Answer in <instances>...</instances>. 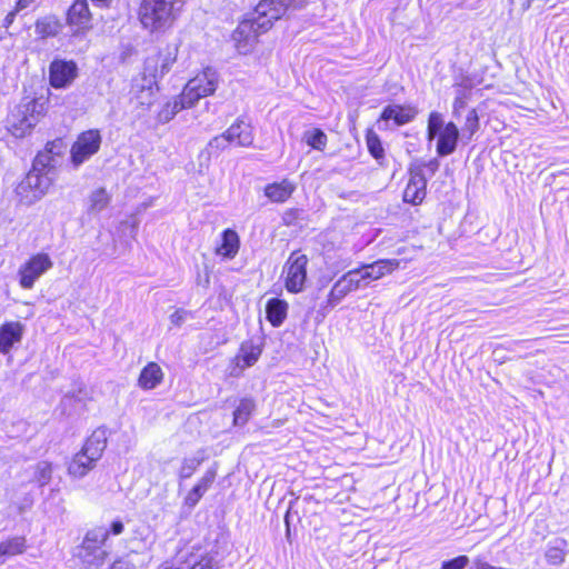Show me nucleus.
<instances>
[{"label":"nucleus","mask_w":569,"mask_h":569,"mask_svg":"<svg viewBox=\"0 0 569 569\" xmlns=\"http://www.w3.org/2000/svg\"><path fill=\"white\" fill-rule=\"evenodd\" d=\"M24 327L19 321H7L0 325V352L6 355L20 342Z\"/></svg>","instance_id":"nucleus-24"},{"label":"nucleus","mask_w":569,"mask_h":569,"mask_svg":"<svg viewBox=\"0 0 569 569\" xmlns=\"http://www.w3.org/2000/svg\"><path fill=\"white\" fill-rule=\"evenodd\" d=\"M27 539L24 536H11L0 541V565H3L9 558L20 556L27 550Z\"/></svg>","instance_id":"nucleus-29"},{"label":"nucleus","mask_w":569,"mask_h":569,"mask_svg":"<svg viewBox=\"0 0 569 569\" xmlns=\"http://www.w3.org/2000/svg\"><path fill=\"white\" fill-rule=\"evenodd\" d=\"M306 1L301 0L298 4H295V8H302L305 6Z\"/></svg>","instance_id":"nucleus-55"},{"label":"nucleus","mask_w":569,"mask_h":569,"mask_svg":"<svg viewBox=\"0 0 569 569\" xmlns=\"http://www.w3.org/2000/svg\"><path fill=\"white\" fill-rule=\"evenodd\" d=\"M254 408H256V403L252 399H250V398L240 399L238 406L236 407V409L233 411L232 425L233 426H244L249 421L252 412L254 411Z\"/></svg>","instance_id":"nucleus-36"},{"label":"nucleus","mask_w":569,"mask_h":569,"mask_svg":"<svg viewBox=\"0 0 569 569\" xmlns=\"http://www.w3.org/2000/svg\"><path fill=\"white\" fill-rule=\"evenodd\" d=\"M104 449L106 440L91 436L86 439L80 451L88 456L91 461L97 462L102 457Z\"/></svg>","instance_id":"nucleus-38"},{"label":"nucleus","mask_w":569,"mask_h":569,"mask_svg":"<svg viewBox=\"0 0 569 569\" xmlns=\"http://www.w3.org/2000/svg\"><path fill=\"white\" fill-rule=\"evenodd\" d=\"M469 569H503L501 567H493L482 559H475L472 566Z\"/></svg>","instance_id":"nucleus-47"},{"label":"nucleus","mask_w":569,"mask_h":569,"mask_svg":"<svg viewBox=\"0 0 569 569\" xmlns=\"http://www.w3.org/2000/svg\"><path fill=\"white\" fill-rule=\"evenodd\" d=\"M366 283L359 268L348 271L330 289L328 301L331 305L338 303L348 293L358 290Z\"/></svg>","instance_id":"nucleus-16"},{"label":"nucleus","mask_w":569,"mask_h":569,"mask_svg":"<svg viewBox=\"0 0 569 569\" xmlns=\"http://www.w3.org/2000/svg\"><path fill=\"white\" fill-rule=\"evenodd\" d=\"M423 167H426L431 173H435L439 169V161L436 158L431 159L423 163Z\"/></svg>","instance_id":"nucleus-51"},{"label":"nucleus","mask_w":569,"mask_h":569,"mask_svg":"<svg viewBox=\"0 0 569 569\" xmlns=\"http://www.w3.org/2000/svg\"><path fill=\"white\" fill-rule=\"evenodd\" d=\"M107 540L108 532H102V528H93L86 532L74 553L80 569L102 568L109 556L103 549Z\"/></svg>","instance_id":"nucleus-3"},{"label":"nucleus","mask_w":569,"mask_h":569,"mask_svg":"<svg viewBox=\"0 0 569 569\" xmlns=\"http://www.w3.org/2000/svg\"><path fill=\"white\" fill-rule=\"evenodd\" d=\"M365 140L369 154L381 164L386 158V152L379 134L372 128H367Z\"/></svg>","instance_id":"nucleus-33"},{"label":"nucleus","mask_w":569,"mask_h":569,"mask_svg":"<svg viewBox=\"0 0 569 569\" xmlns=\"http://www.w3.org/2000/svg\"><path fill=\"white\" fill-rule=\"evenodd\" d=\"M94 7L100 9H110L113 0H90Z\"/></svg>","instance_id":"nucleus-49"},{"label":"nucleus","mask_w":569,"mask_h":569,"mask_svg":"<svg viewBox=\"0 0 569 569\" xmlns=\"http://www.w3.org/2000/svg\"><path fill=\"white\" fill-rule=\"evenodd\" d=\"M217 468H209L203 476L193 485L183 498V506L188 509L194 508L204 493L212 487L217 479Z\"/></svg>","instance_id":"nucleus-20"},{"label":"nucleus","mask_w":569,"mask_h":569,"mask_svg":"<svg viewBox=\"0 0 569 569\" xmlns=\"http://www.w3.org/2000/svg\"><path fill=\"white\" fill-rule=\"evenodd\" d=\"M289 303L287 300L273 297L267 300L264 306L266 320L273 328L281 327L288 318Z\"/></svg>","instance_id":"nucleus-25"},{"label":"nucleus","mask_w":569,"mask_h":569,"mask_svg":"<svg viewBox=\"0 0 569 569\" xmlns=\"http://www.w3.org/2000/svg\"><path fill=\"white\" fill-rule=\"evenodd\" d=\"M178 47L174 44H168L160 49L153 57L154 72L163 76L169 72L170 69L177 61Z\"/></svg>","instance_id":"nucleus-30"},{"label":"nucleus","mask_w":569,"mask_h":569,"mask_svg":"<svg viewBox=\"0 0 569 569\" xmlns=\"http://www.w3.org/2000/svg\"><path fill=\"white\" fill-rule=\"evenodd\" d=\"M66 148L67 146L63 138L59 137L50 140L44 144L43 149L37 153L33 162L53 172L57 158H61L64 154Z\"/></svg>","instance_id":"nucleus-19"},{"label":"nucleus","mask_w":569,"mask_h":569,"mask_svg":"<svg viewBox=\"0 0 569 569\" xmlns=\"http://www.w3.org/2000/svg\"><path fill=\"white\" fill-rule=\"evenodd\" d=\"M479 129L480 116L476 108L468 110L461 130L453 121L445 122L440 112L431 111L427 117L426 137L428 141H436L438 157H447L457 150L460 137L471 141Z\"/></svg>","instance_id":"nucleus-1"},{"label":"nucleus","mask_w":569,"mask_h":569,"mask_svg":"<svg viewBox=\"0 0 569 569\" xmlns=\"http://www.w3.org/2000/svg\"><path fill=\"white\" fill-rule=\"evenodd\" d=\"M567 555V541L561 537L550 539L545 550V558L551 566H559Z\"/></svg>","instance_id":"nucleus-32"},{"label":"nucleus","mask_w":569,"mask_h":569,"mask_svg":"<svg viewBox=\"0 0 569 569\" xmlns=\"http://www.w3.org/2000/svg\"><path fill=\"white\" fill-rule=\"evenodd\" d=\"M18 12L19 11H16L14 8L12 10H10L2 21V27L6 29L10 28L17 17Z\"/></svg>","instance_id":"nucleus-48"},{"label":"nucleus","mask_w":569,"mask_h":569,"mask_svg":"<svg viewBox=\"0 0 569 569\" xmlns=\"http://www.w3.org/2000/svg\"><path fill=\"white\" fill-rule=\"evenodd\" d=\"M66 24L73 37H83L93 29V13L88 0H72L66 11Z\"/></svg>","instance_id":"nucleus-11"},{"label":"nucleus","mask_w":569,"mask_h":569,"mask_svg":"<svg viewBox=\"0 0 569 569\" xmlns=\"http://www.w3.org/2000/svg\"><path fill=\"white\" fill-rule=\"evenodd\" d=\"M137 104L143 110L149 109L158 102L157 93L152 87H141L136 96Z\"/></svg>","instance_id":"nucleus-40"},{"label":"nucleus","mask_w":569,"mask_h":569,"mask_svg":"<svg viewBox=\"0 0 569 569\" xmlns=\"http://www.w3.org/2000/svg\"><path fill=\"white\" fill-rule=\"evenodd\" d=\"M470 92L461 91L459 92L452 102V114L455 118H460L462 111L467 108L468 101L470 100Z\"/></svg>","instance_id":"nucleus-42"},{"label":"nucleus","mask_w":569,"mask_h":569,"mask_svg":"<svg viewBox=\"0 0 569 569\" xmlns=\"http://www.w3.org/2000/svg\"><path fill=\"white\" fill-rule=\"evenodd\" d=\"M220 140L239 147H249L253 142L251 126L242 119H237L222 134L214 137L209 146L219 148Z\"/></svg>","instance_id":"nucleus-15"},{"label":"nucleus","mask_w":569,"mask_h":569,"mask_svg":"<svg viewBox=\"0 0 569 569\" xmlns=\"http://www.w3.org/2000/svg\"><path fill=\"white\" fill-rule=\"evenodd\" d=\"M191 108L181 94H178L172 100L166 102L158 112V121L161 123L169 122L181 110Z\"/></svg>","instance_id":"nucleus-34"},{"label":"nucleus","mask_w":569,"mask_h":569,"mask_svg":"<svg viewBox=\"0 0 569 569\" xmlns=\"http://www.w3.org/2000/svg\"><path fill=\"white\" fill-rule=\"evenodd\" d=\"M102 138L98 129H89L80 132L70 148V161L73 167H79L96 154L101 147Z\"/></svg>","instance_id":"nucleus-10"},{"label":"nucleus","mask_w":569,"mask_h":569,"mask_svg":"<svg viewBox=\"0 0 569 569\" xmlns=\"http://www.w3.org/2000/svg\"><path fill=\"white\" fill-rule=\"evenodd\" d=\"M200 547L192 548L183 555L177 553L176 561H171L180 569H218V563L210 552L198 553Z\"/></svg>","instance_id":"nucleus-17"},{"label":"nucleus","mask_w":569,"mask_h":569,"mask_svg":"<svg viewBox=\"0 0 569 569\" xmlns=\"http://www.w3.org/2000/svg\"><path fill=\"white\" fill-rule=\"evenodd\" d=\"M62 27L61 20L54 14L41 17L34 22V30L40 39L57 37L61 32Z\"/></svg>","instance_id":"nucleus-31"},{"label":"nucleus","mask_w":569,"mask_h":569,"mask_svg":"<svg viewBox=\"0 0 569 569\" xmlns=\"http://www.w3.org/2000/svg\"><path fill=\"white\" fill-rule=\"evenodd\" d=\"M203 459L202 458H184L181 462L180 470H179V479L186 480L191 478L201 466Z\"/></svg>","instance_id":"nucleus-41"},{"label":"nucleus","mask_w":569,"mask_h":569,"mask_svg":"<svg viewBox=\"0 0 569 569\" xmlns=\"http://www.w3.org/2000/svg\"><path fill=\"white\" fill-rule=\"evenodd\" d=\"M401 261L398 259H379L371 263L359 267L366 283L379 280L385 276L391 274L400 267Z\"/></svg>","instance_id":"nucleus-21"},{"label":"nucleus","mask_w":569,"mask_h":569,"mask_svg":"<svg viewBox=\"0 0 569 569\" xmlns=\"http://www.w3.org/2000/svg\"><path fill=\"white\" fill-rule=\"evenodd\" d=\"M53 267L51 257L46 252H36L20 264L18 269V282L24 290H30L36 282Z\"/></svg>","instance_id":"nucleus-9"},{"label":"nucleus","mask_w":569,"mask_h":569,"mask_svg":"<svg viewBox=\"0 0 569 569\" xmlns=\"http://www.w3.org/2000/svg\"><path fill=\"white\" fill-rule=\"evenodd\" d=\"M291 7V0H259L249 17L269 32L278 21L287 17Z\"/></svg>","instance_id":"nucleus-7"},{"label":"nucleus","mask_w":569,"mask_h":569,"mask_svg":"<svg viewBox=\"0 0 569 569\" xmlns=\"http://www.w3.org/2000/svg\"><path fill=\"white\" fill-rule=\"evenodd\" d=\"M18 106L36 126L42 118L47 116L49 108V96L33 97L27 101H22Z\"/></svg>","instance_id":"nucleus-28"},{"label":"nucleus","mask_w":569,"mask_h":569,"mask_svg":"<svg viewBox=\"0 0 569 569\" xmlns=\"http://www.w3.org/2000/svg\"><path fill=\"white\" fill-rule=\"evenodd\" d=\"M36 0H17L14 3L16 11H21L32 4Z\"/></svg>","instance_id":"nucleus-50"},{"label":"nucleus","mask_w":569,"mask_h":569,"mask_svg":"<svg viewBox=\"0 0 569 569\" xmlns=\"http://www.w3.org/2000/svg\"><path fill=\"white\" fill-rule=\"evenodd\" d=\"M297 186L288 178L267 183L263 187V194L271 203H284L291 199Z\"/></svg>","instance_id":"nucleus-23"},{"label":"nucleus","mask_w":569,"mask_h":569,"mask_svg":"<svg viewBox=\"0 0 569 569\" xmlns=\"http://www.w3.org/2000/svg\"><path fill=\"white\" fill-rule=\"evenodd\" d=\"M34 127L19 106H16L6 118V128L14 138H24L31 133Z\"/></svg>","instance_id":"nucleus-22"},{"label":"nucleus","mask_w":569,"mask_h":569,"mask_svg":"<svg viewBox=\"0 0 569 569\" xmlns=\"http://www.w3.org/2000/svg\"><path fill=\"white\" fill-rule=\"evenodd\" d=\"M217 86V72L211 68H204L186 83L180 94L187 104L193 107L200 99L213 94Z\"/></svg>","instance_id":"nucleus-6"},{"label":"nucleus","mask_w":569,"mask_h":569,"mask_svg":"<svg viewBox=\"0 0 569 569\" xmlns=\"http://www.w3.org/2000/svg\"><path fill=\"white\" fill-rule=\"evenodd\" d=\"M266 33L268 32L261 29L250 17H244L231 32V40L237 52L247 56L256 50L260 37Z\"/></svg>","instance_id":"nucleus-8"},{"label":"nucleus","mask_w":569,"mask_h":569,"mask_svg":"<svg viewBox=\"0 0 569 569\" xmlns=\"http://www.w3.org/2000/svg\"><path fill=\"white\" fill-rule=\"evenodd\" d=\"M79 77V68L74 60L54 58L48 68V81L53 89H67Z\"/></svg>","instance_id":"nucleus-12"},{"label":"nucleus","mask_w":569,"mask_h":569,"mask_svg":"<svg viewBox=\"0 0 569 569\" xmlns=\"http://www.w3.org/2000/svg\"><path fill=\"white\" fill-rule=\"evenodd\" d=\"M418 109L416 106L406 104H388L380 112L377 121H392L397 127L405 126L416 119Z\"/></svg>","instance_id":"nucleus-18"},{"label":"nucleus","mask_w":569,"mask_h":569,"mask_svg":"<svg viewBox=\"0 0 569 569\" xmlns=\"http://www.w3.org/2000/svg\"><path fill=\"white\" fill-rule=\"evenodd\" d=\"M111 197L104 188H98L89 197L88 211L100 212L110 203Z\"/></svg>","instance_id":"nucleus-39"},{"label":"nucleus","mask_w":569,"mask_h":569,"mask_svg":"<svg viewBox=\"0 0 569 569\" xmlns=\"http://www.w3.org/2000/svg\"><path fill=\"white\" fill-rule=\"evenodd\" d=\"M121 565H122V561L118 559L112 562L110 569H121Z\"/></svg>","instance_id":"nucleus-54"},{"label":"nucleus","mask_w":569,"mask_h":569,"mask_svg":"<svg viewBox=\"0 0 569 569\" xmlns=\"http://www.w3.org/2000/svg\"><path fill=\"white\" fill-rule=\"evenodd\" d=\"M171 322L176 326H180L184 319H186V311L182 309H177L171 316H170Z\"/></svg>","instance_id":"nucleus-46"},{"label":"nucleus","mask_w":569,"mask_h":569,"mask_svg":"<svg viewBox=\"0 0 569 569\" xmlns=\"http://www.w3.org/2000/svg\"><path fill=\"white\" fill-rule=\"evenodd\" d=\"M309 257L301 249L291 251L282 264L280 279L290 295L302 293L309 282Z\"/></svg>","instance_id":"nucleus-4"},{"label":"nucleus","mask_w":569,"mask_h":569,"mask_svg":"<svg viewBox=\"0 0 569 569\" xmlns=\"http://www.w3.org/2000/svg\"><path fill=\"white\" fill-rule=\"evenodd\" d=\"M240 249V238L236 230L224 229L221 232L220 243L216 247L214 253L223 259H233Z\"/></svg>","instance_id":"nucleus-27"},{"label":"nucleus","mask_w":569,"mask_h":569,"mask_svg":"<svg viewBox=\"0 0 569 569\" xmlns=\"http://www.w3.org/2000/svg\"><path fill=\"white\" fill-rule=\"evenodd\" d=\"M409 179L402 192V200L411 206H420L427 197V179L421 167L409 169Z\"/></svg>","instance_id":"nucleus-13"},{"label":"nucleus","mask_w":569,"mask_h":569,"mask_svg":"<svg viewBox=\"0 0 569 569\" xmlns=\"http://www.w3.org/2000/svg\"><path fill=\"white\" fill-rule=\"evenodd\" d=\"M289 516H290V511L288 510L284 515V522H286V536L287 538L289 539L290 538V522H289Z\"/></svg>","instance_id":"nucleus-52"},{"label":"nucleus","mask_w":569,"mask_h":569,"mask_svg":"<svg viewBox=\"0 0 569 569\" xmlns=\"http://www.w3.org/2000/svg\"><path fill=\"white\" fill-rule=\"evenodd\" d=\"M186 3L187 0H140L136 17L142 30L163 34L174 27Z\"/></svg>","instance_id":"nucleus-2"},{"label":"nucleus","mask_w":569,"mask_h":569,"mask_svg":"<svg viewBox=\"0 0 569 569\" xmlns=\"http://www.w3.org/2000/svg\"><path fill=\"white\" fill-rule=\"evenodd\" d=\"M262 347L252 340L243 341L230 362V376L240 377L247 368L252 367L260 358Z\"/></svg>","instance_id":"nucleus-14"},{"label":"nucleus","mask_w":569,"mask_h":569,"mask_svg":"<svg viewBox=\"0 0 569 569\" xmlns=\"http://www.w3.org/2000/svg\"><path fill=\"white\" fill-rule=\"evenodd\" d=\"M300 219V210L298 208H289L282 214V223L287 227L295 226Z\"/></svg>","instance_id":"nucleus-44"},{"label":"nucleus","mask_w":569,"mask_h":569,"mask_svg":"<svg viewBox=\"0 0 569 569\" xmlns=\"http://www.w3.org/2000/svg\"><path fill=\"white\" fill-rule=\"evenodd\" d=\"M124 531V526L121 520H113L109 527V529H102V532H108V537L119 536Z\"/></svg>","instance_id":"nucleus-45"},{"label":"nucleus","mask_w":569,"mask_h":569,"mask_svg":"<svg viewBox=\"0 0 569 569\" xmlns=\"http://www.w3.org/2000/svg\"><path fill=\"white\" fill-rule=\"evenodd\" d=\"M468 563L469 558L461 555L442 562L441 569H465Z\"/></svg>","instance_id":"nucleus-43"},{"label":"nucleus","mask_w":569,"mask_h":569,"mask_svg":"<svg viewBox=\"0 0 569 569\" xmlns=\"http://www.w3.org/2000/svg\"><path fill=\"white\" fill-rule=\"evenodd\" d=\"M303 141L310 149L323 152L328 144V136L322 129L313 128L305 131Z\"/></svg>","instance_id":"nucleus-37"},{"label":"nucleus","mask_w":569,"mask_h":569,"mask_svg":"<svg viewBox=\"0 0 569 569\" xmlns=\"http://www.w3.org/2000/svg\"><path fill=\"white\" fill-rule=\"evenodd\" d=\"M96 466L83 452H77L68 463V472L73 477H83Z\"/></svg>","instance_id":"nucleus-35"},{"label":"nucleus","mask_w":569,"mask_h":569,"mask_svg":"<svg viewBox=\"0 0 569 569\" xmlns=\"http://www.w3.org/2000/svg\"><path fill=\"white\" fill-rule=\"evenodd\" d=\"M159 569H180L179 567H176L173 563H163Z\"/></svg>","instance_id":"nucleus-53"},{"label":"nucleus","mask_w":569,"mask_h":569,"mask_svg":"<svg viewBox=\"0 0 569 569\" xmlns=\"http://www.w3.org/2000/svg\"><path fill=\"white\" fill-rule=\"evenodd\" d=\"M164 372L159 363L149 361L140 371L137 385L140 389L148 391L156 389L163 382Z\"/></svg>","instance_id":"nucleus-26"},{"label":"nucleus","mask_w":569,"mask_h":569,"mask_svg":"<svg viewBox=\"0 0 569 569\" xmlns=\"http://www.w3.org/2000/svg\"><path fill=\"white\" fill-rule=\"evenodd\" d=\"M49 170L32 162L31 169L19 181L16 187V194L20 202L29 206L40 200L50 189L53 182Z\"/></svg>","instance_id":"nucleus-5"}]
</instances>
